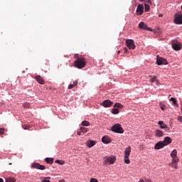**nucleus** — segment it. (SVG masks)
<instances>
[{
	"label": "nucleus",
	"instance_id": "f257e3e1",
	"mask_svg": "<svg viewBox=\"0 0 182 182\" xmlns=\"http://www.w3.org/2000/svg\"><path fill=\"white\" fill-rule=\"evenodd\" d=\"M74 66L77 68V69H82L86 66V60L85 58L80 56L75 62Z\"/></svg>",
	"mask_w": 182,
	"mask_h": 182
},
{
	"label": "nucleus",
	"instance_id": "f03ea898",
	"mask_svg": "<svg viewBox=\"0 0 182 182\" xmlns=\"http://www.w3.org/2000/svg\"><path fill=\"white\" fill-rule=\"evenodd\" d=\"M114 161H116V157L113 156H105L103 158V166H106L107 164H114Z\"/></svg>",
	"mask_w": 182,
	"mask_h": 182
},
{
	"label": "nucleus",
	"instance_id": "7ed1b4c3",
	"mask_svg": "<svg viewBox=\"0 0 182 182\" xmlns=\"http://www.w3.org/2000/svg\"><path fill=\"white\" fill-rule=\"evenodd\" d=\"M111 132H113L114 133H119V134L124 133V130L119 124L113 125L111 128Z\"/></svg>",
	"mask_w": 182,
	"mask_h": 182
},
{
	"label": "nucleus",
	"instance_id": "20e7f679",
	"mask_svg": "<svg viewBox=\"0 0 182 182\" xmlns=\"http://www.w3.org/2000/svg\"><path fill=\"white\" fill-rule=\"evenodd\" d=\"M130 153H132V147L128 146L125 149L124 151V163L126 164H130V159H129V157L130 156Z\"/></svg>",
	"mask_w": 182,
	"mask_h": 182
},
{
	"label": "nucleus",
	"instance_id": "39448f33",
	"mask_svg": "<svg viewBox=\"0 0 182 182\" xmlns=\"http://www.w3.org/2000/svg\"><path fill=\"white\" fill-rule=\"evenodd\" d=\"M174 23L176 25H182V14H175Z\"/></svg>",
	"mask_w": 182,
	"mask_h": 182
},
{
	"label": "nucleus",
	"instance_id": "423d86ee",
	"mask_svg": "<svg viewBox=\"0 0 182 182\" xmlns=\"http://www.w3.org/2000/svg\"><path fill=\"white\" fill-rule=\"evenodd\" d=\"M172 48L174 50H181V43L173 41L172 42Z\"/></svg>",
	"mask_w": 182,
	"mask_h": 182
},
{
	"label": "nucleus",
	"instance_id": "0eeeda50",
	"mask_svg": "<svg viewBox=\"0 0 182 182\" xmlns=\"http://www.w3.org/2000/svg\"><path fill=\"white\" fill-rule=\"evenodd\" d=\"M139 29H143L144 31H149V32H152L153 29L149 28L144 22L141 21L139 23Z\"/></svg>",
	"mask_w": 182,
	"mask_h": 182
},
{
	"label": "nucleus",
	"instance_id": "6e6552de",
	"mask_svg": "<svg viewBox=\"0 0 182 182\" xmlns=\"http://www.w3.org/2000/svg\"><path fill=\"white\" fill-rule=\"evenodd\" d=\"M126 45L129 49H134L136 48V46L134 45V41L133 40H127Z\"/></svg>",
	"mask_w": 182,
	"mask_h": 182
},
{
	"label": "nucleus",
	"instance_id": "1a4fd4ad",
	"mask_svg": "<svg viewBox=\"0 0 182 182\" xmlns=\"http://www.w3.org/2000/svg\"><path fill=\"white\" fill-rule=\"evenodd\" d=\"M156 64L157 65H167V60H166L164 58L159 57L158 55L157 58H156Z\"/></svg>",
	"mask_w": 182,
	"mask_h": 182
},
{
	"label": "nucleus",
	"instance_id": "9d476101",
	"mask_svg": "<svg viewBox=\"0 0 182 182\" xmlns=\"http://www.w3.org/2000/svg\"><path fill=\"white\" fill-rule=\"evenodd\" d=\"M158 124H159V126L161 129H164L165 132H170V127H168V126H167V124H164V122L159 121Z\"/></svg>",
	"mask_w": 182,
	"mask_h": 182
},
{
	"label": "nucleus",
	"instance_id": "9b49d317",
	"mask_svg": "<svg viewBox=\"0 0 182 182\" xmlns=\"http://www.w3.org/2000/svg\"><path fill=\"white\" fill-rule=\"evenodd\" d=\"M143 12H144V6L139 4L136 8V15H143Z\"/></svg>",
	"mask_w": 182,
	"mask_h": 182
},
{
	"label": "nucleus",
	"instance_id": "f8f14e48",
	"mask_svg": "<svg viewBox=\"0 0 182 182\" xmlns=\"http://www.w3.org/2000/svg\"><path fill=\"white\" fill-rule=\"evenodd\" d=\"M164 147H166V146L164 145L163 141H159L154 146L155 150H160L161 149H164Z\"/></svg>",
	"mask_w": 182,
	"mask_h": 182
},
{
	"label": "nucleus",
	"instance_id": "ddd939ff",
	"mask_svg": "<svg viewBox=\"0 0 182 182\" xmlns=\"http://www.w3.org/2000/svg\"><path fill=\"white\" fill-rule=\"evenodd\" d=\"M33 168H37L38 170H45L46 168V166L43 165H41L38 163H33L31 166Z\"/></svg>",
	"mask_w": 182,
	"mask_h": 182
},
{
	"label": "nucleus",
	"instance_id": "4468645a",
	"mask_svg": "<svg viewBox=\"0 0 182 182\" xmlns=\"http://www.w3.org/2000/svg\"><path fill=\"white\" fill-rule=\"evenodd\" d=\"M102 106L103 107H110L112 105H113V102L110 101L109 100H106L102 102Z\"/></svg>",
	"mask_w": 182,
	"mask_h": 182
},
{
	"label": "nucleus",
	"instance_id": "2eb2a0df",
	"mask_svg": "<svg viewBox=\"0 0 182 182\" xmlns=\"http://www.w3.org/2000/svg\"><path fill=\"white\" fill-rule=\"evenodd\" d=\"M179 161H180V159H172L171 163V167H173V168H176L177 170V168H178V162Z\"/></svg>",
	"mask_w": 182,
	"mask_h": 182
},
{
	"label": "nucleus",
	"instance_id": "dca6fc26",
	"mask_svg": "<svg viewBox=\"0 0 182 182\" xmlns=\"http://www.w3.org/2000/svg\"><path fill=\"white\" fill-rule=\"evenodd\" d=\"M172 140L170 136H166L164 138V141H162V143H164V146H168V144H171Z\"/></svg>",
	"mask_w": 182,
	"mask_h": 182
},
{
	"label": "nucleus",
	"instance_id": "f3484780",
	"mask_svg": "<svg viewBox=\"0 0 182 182\" xmlns=\"http://www.w3.org/2000/svg\"><path fill=\"white\" fill-rule=\"evenodd\" d=\"M171 157L172 158V160H180V159H178V156H177V149H173L171 151Z\"/></svg>",
	"mask_w": 182,
	"mask_h": 182
},
{
	"label": "nucleus",
	"instance_id": "a211bd4d",
	"mask_svg": "<svg viewBox=\"0 0 182 182\" xmlns=\"http://www.w3.org/2000/svg\"><path fill=\"white\" fill-rule=\"evenodd\" d=\"M102 141L105 144H109V143H112V139H110V137H109V136H105L102 137Z\"/></svg>",
	"mask_w": 182,
	"mask_h": 182
},
{
	"label": "nucleus",
	"instance_id": "6ab92c4d",
	"mask_svg": "<svg viewBox=\"0 0 182 182\" xmlns=\"http://www.w3.org/2000/svg\"><path fill=\"white\" fill-rule=\"evenodd\" d=\"M35 79L40 85H45V81L41 75H36Z\"/></svg>",
	"mask_w": 182,
	"mask_h": 182
},
{
	"label": "nucleus",
	"instance_id": "aec40b11",
	"mask_svg": "<svg viewBox=\"0 0 182 182\" xmlns=\"http://www.w3.org/2000/svg\"><path fill=\"white\" fill-rule=\"evenodd\" d=\"M155 136L156 137H163V136H164V132L160 129H156L155 131Z\"/></svg>",
	"mask_w": 182,
	"mask_h": 182
},
{
	"label": "nucleus",
	"instance_id": "412c9836",
	"mask_svg": "<svg viewBox=\"0 0 182 182\" xmlns=\"http://www.w3.org/2000/svg\"><path fill=\"white\" fill-rule=\"evenodd\" d=\"M95 144H96V141H95L90 140L86 142V146H87L89 149H91V147H93Z\"/></svg>",
	"mask_w": 182,
	"mask_h": 182
},
{
	"label": "nucleus",
	"instance_id": "4be33fe9",
	"mask_svg": "<svg viewBox=\"0 0 182 182\" xmlns=\"http://www.w3.org/2000/svg\"><path fill=\"white\" fill-rule=\"evenodd\" d=\"M80 130L81 133H83V134L87 133V132H89V129H87L86 127H81L80 128Z\"/></svg>",
	"mask_w": 182,
	"mask_h": 182
},
{
	"label": "nucleus",
	"instance_id": "5701e85b",
	"mask_svg": "<svg viewBox=\"0 0 182 182\" xmlns=\"http://www.w3.org/2000/svg\"><path fill=\"white\" fill-rule=\"evenodd\" d=\"M46 163L48 164H53V158H46Z\"/></svg>",
	"mask_w": 182,
	"mask_h": 182
},
{
	"label": "nucleus",
	"instance_id": "b1692460",
	"mask_svg": "<svg viewBox=\"0 0 182 182\" xmlns=\"http://www.w3.org/2000/svg\"><path fill=\"white\" fill-rule=\"evenodd\" d=\"M151 83H154V82L159 83V80H157V77L155 75L150 80Z\"/></svg>",
	"mask_w": 182,
	"mask_h": 182
},
{
	"label": "nucleus",
	"instance_id": "393cba45",
	"mask_svg": "<svg viewBox=\"0 0 182 182\" xmlns=\"http://www.w3.org/2000/svg\"><path fill=\"white\" fill-rule=\"evenodd\" d=\"M41 182H50V177H43L41 178Z\"/></svg>",
	"mask_w": 182,
	"mask_h": 182
},
{
	"label": "nucleus",
	"instance_id": "a878e982",
	"mask_svg": "<svg viewBox=\"0 0 182 182\" xmlns=\"http://www.w3.org/2000/svg\"><path fill=\"white\" fill-rule=\"evenodd\" d=\"M171 102H173V105H175V106H176L177 107H178V105L177 104V100L175 99L174 97H171L170 99Z\"/></svg>",
	"mask_w": 182,
	"mask_h": 182
},
{
	"label": "nucleus",
	"instance_id": "bb28decb",
	"mask_svg": "<svg viewBox=\"0 0 182 182\" xmlns=\"http://www.w3.org/2000/svg\"><path fill=\"white\" fill-rule=\"evenodd\" d=\"M144 11L145 12H149V11H150V6L149 4H144Z\"/></svg>",
	"mask_w": 182,
	"mask_h": 182
},
{
	"label": "nucleus",
	"instance_id": "cd10ccee",
	"mask_svg": "<svg viewBox=\"0 0 182 182\" xmlns=\"http://www.w3.org/2000/svg\"><path fill=\"white\" fill-rule=\"evenodd\" d=\"M114 107H117L118 109H122L123 108V105H122V104L117 102L114 104Z\"/></svg>",
	"mask_w": 182,
	"mask_h": 182
},
{
	"label": "nucleus",
	"instance_id": "c85d7f7f",
	"mask_svg": "<svg viewBox=\"0 0 182 182\" xmlns=\"http://www.w3.org/2000/svg\"><path fill=\"white\" fill-rule=\"evenodd\" d=\"M112 113L113 114H119V109H117V108H113V109H112Z\"/></svg>",
	"mask_w": 182,
	"mask_h": 182
},
{
	"label": "nucleus",
	"instance_id": "c756f323",
	"mask_svg": "<svg viewBox=\"0 0 182 182\" xmlns=\"http://www.w3.org/2000/svg\"><path fill=\"white\" fill-rule=\"evenodd\" d=\"M15 178L12 177H9L6 178V182H15Z\"/></svg>",
	"mask_w": 182,
	"mask_h": 182
},
{
	"label": "nucleus",
	"instance_id": "7c9ffc66",
	"mask_svg": "<svg viewBox=\"0 0 182 182\" xmlns=\"http://www.w3.org/2000/svg\"><path fill=\"white\" fill-rule=\"evenodd\" d=\"M82 126H90V122L85 120L82 122Z\"/></svg>",
	"mask_w": 182,
	"mask_h": 182
},
{
	"label": "nucleus",
	"instance_id": "2f4dec72",
	"mask_svg": "<svg viewBox=\"0 0 182 182\" xmlns=\"http://www.w3.org/2000/svg\"><path fill=\"white\" fill-rule=\"evenodd\" d=\"M140 2H146V4H151V0H139Z\"/></svg>",
	"mask_w": 182,
	"mask_h": 182
},
{
	"label": "nucleus",
	"instance_id": "473e14b6",
	"mask_svg": "<svg viewBox=\"0 0 182 182\" xmlns=\"http://www.w3.org/2000/svg\"><path fill=\"white\" fill-rule=\"evenodd\" d=\"M55 163H58V164H60V166H63V164H65V162H60V160H56Z\"/></svg>",
	"mask_w": 182,
	"mask_h": 182
},
{
	"label": "nucleus",
	"instance_id": "72a5a7b5",
	"mask_svg": "<svg viewBox=\"0 0 182 182\" xmlns=\"http://www.w3.org/2000/svg\"><path fill=\"white\" fill-rule=\"evenodd\" d=\"M5 133V129L4 128H0V134H4Z\"/></svg>",
	"mask_w": 182,
	"mask_h": 182
},
{
	"label": "nucleus",
	"instance_id": "f704fd0d",
	"mask_svg": "<svg viewBox=\"0 0 182 182\" xmlns=\"http://www.w3.org/2000/svg\"><path fill=\"white\" fill-rule=\"evenodd\" d=\"M23 107H29V103H28V102H24V103L23 104Z\"/></svg>",
	"mask_w": 182,
	"mask_h": 182
},
{
	"label": "nucleus",
	"instance_id": "c9c22d12",
	"mask_svg": "<svg viewBox=\"0 0 182 182\" xmlns=\"http://www.w3.org/2000/svg\"><path fill=\"white\" fill-rule=\"evenodd\" d=\"M90 182H99V181H97V179L92 178L90 179Z\"/></svg>",
	"mask_w": 182,
	"mask_h": 182
},
{
	"label": "nucleus",
	"instance_id": "e433bc0d",
	"mask_svg": "<svg viewBox=\"0 0 182 182\" xmlns=\"http://www.w3.org/2000/svg\"><path fill=\"white\" fill-rule=\"evenodd\" d=\"M73 87H75V85H73V84H70L68 89L70 90V89H73Z\"/></svg>",
	"mask_w": 182,
	"mask_h": 182
},
{
	"label": "nucleus",
	"instance_id": "4c0bfd02",
	"mask_svg": "<svg viewBox=\"0 0 182 182\" xmlns=\"http://www.w3.org/2000/svg\"><path fill=\"white\" fill-rule=\"evenodd\" d=\"M73 85L74 87L77 86V80L74 81Z\"/></svg>",
	"mask_w": 182,
	"mask_h": 182
},
{
	"label": "nucleus",
	"instance_id": "58836bf2",
	"mask_svg": "<svg viewBox=\"0 0 182 182\" xmlns=\"http://www.w3.org/2000/svg\"><path fill=\"white\" fill-rule=\"evenodd\" d=\"M74 58L75 59H77L79 58V54H75Z\"/></svg>",
	"mask_w": 182,
	"mask_h": 182
},
{
	"label": "nucleus",
	"instance_id": "ea45409f",
	"mask_svg": "<svg viewBox=\"0 0 182 182\" xmlns=\"http://www.w3.org/2000/svg\"><path fill=\"white\" fill-rule=\"evenodd\" d=\"M178 120L179 122H182V117H181V116L178 117Z\"/></svg>",
	"mask_w": 182,
	"mask_h": 182
},
{
	"label": "nucleus",
	"instance_id": "a19ab883",
	"mask_svg": "<svg viewBox=\"0 0 182 182\" xmlns=\"http://www.w3.org/2000/svg\"><path fill=\"white\" fill-rule=\"evenodd\" d=\"M77 134L80 136L82 134V131H77Z\"/></svg>",
	"mask_w": 182,
	"mask_h": 182
},
{
	"label": "nucleus",
	"instance_id": "79ce46f5",
	"mask_svg": "<svg viewBox=\"0 0 182 182\" xmlns=\"http://www.w3.org/2000/svg\"><path fill=\"white\" fill-rule=\"evenodd\" d=\"M145 182H153L151 179H145Z\"/></svg>",
	"mask_w": 182,
	"mask_h": 182
},
{
	"label": "nucleus",
	"instance_id": "37998d69",
	"mask_svg": "<svg viewBox=\"0 0 182 182\" xmlns=\"http://www.w3.org/2000/svg\"><path fill=\"white\" fill-rule=\"evenodd\" d=\"M127 50H127V48H124V53H127Z\"/></svg>",
	"mask_w": 182,
	"mask_h": 182
},
{
	"label": "nucleus",
	"instance_id": "c03bdc74",
	"mask_svg": "<svg viewBox=\"0 0 182 182\" xmlns=\"http://www.w3.org/2000/svg\"><path fill=\"white\" fill-rule=\"evenodd\" d=\"M138 182H145V181L143 179H140L139 181H138Z\"/></svg>",
	"mask_w": 182,
	"mask_h": 182
},
{
	"label": "nucleus",
	"instance_id": "a18cd8bd",
	"mask_svg": "<svg viewBox=\"0 0 182 182\" xmlns=\"http://www.w3.org/2000/svg\"><path fill=\"white\" fill-rule=\"evenodd\" d=\"M0 182H4V179H2V178H0Z\"/></svg>",
	"mask_w": 182,
	"mask_h": 182
},
{
	"label": "nucleus",
	"instance_id": "49530a36",
	"mask_svg": "<svg viewBox=\"0 0 182 182\" xmlns=\"http://www.w3.org/2000/svg\"><path fill=\"white\" fill-rule=\"evenodd\" d=\"M58 182H65V180H60Z\"/></svg>",
	"mask_w": 182,
	"mask_h": 182
},
{
	"label": "nucleus",
	"instance_id": "de8ad7c7",
	"mask_svg": "<svg viewBox=\"0 0 182 182\" xmlns=\"http://www.w3.org/2000/svg\"><path fill=\"white\" fill-rule=\"evenodd\" d=\"M159 18H161V16H163V14H159Z\"/></svg>",
	"mask_w": 182,
	"mask_h": 182
},
{
	"label": "nucleus",
	"instance_id": "09e8293b",
	"mask_svg": "<svg viewBox=\"0 0 182 182\" xmlns=\"http://www.w3.org/2000/svg\"><path fill=\"white\" fill-rule=\"evenodd\" d=\"M161 110H164V107H161Z\"/></svg>",
	"mask_w": 182,
	"mask_h": 182
},
{
	"label": "nucleus",
	"instance_id": "8fccbe9b",
	"mask_svg": "<svg viewBox=\"0 0 182 182\" xmlns=\"http://www.w3.org/2000/svg\"><path fill=\"white\" fill-rule=\"evenodd\" d=\"M23 129H24V130H26V128H25L24 127H23Z\"/></svg>",
	"mask_w": 182,
	"mask_h": 182
},
{
	"label": "nucleus",
	"instance_id": "3c124183",
	"mask_svg": "<svg viewBox=\"0 0 182 182\" xmlns=\"http://www.w3.org/2000/svg\"><path fill=\"white\" fill-rule=\"evenodd\" d=\"M181 9L182 10V5H181Z\"/></svg>",
	"mask_w": 182,
	"mask_h": 182
}]
</instances>
